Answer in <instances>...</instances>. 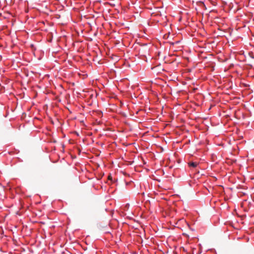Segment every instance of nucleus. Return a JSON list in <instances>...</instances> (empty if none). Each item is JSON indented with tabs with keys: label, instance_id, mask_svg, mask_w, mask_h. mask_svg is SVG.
Segmentation results:
<instances>
[{
	"label": "nucleus",
	"instance_id": "2",
	"mask_svg": "<svg viewBox=\"0 0 254 254\" xmlns=\"http://www.w3.org/2000/svg\"><path fill=\"white\" fill-rule=\"evenodd\" d=\"M108 179H109V180L111 179V176H108Z\"/></svg>",
	"mask_w": 254,
	"mask_h": 254
},
{
	"label": "nucleus",
	"instance_id": "1",
	"mask_svg": "<svg viewBox=\"0 0 254 254\" xmlns=\"http://www.w3.org/2000/svg\"><path fill=\"white\" fill-rule=\"evenodd\" d=\"M189 165L190 167H193V168H195L196 167H197V165H198V163L197 162H190L189 163Z\"/></svg>",
	"mask_w": 254,
	"mask_h": 254
}]
</instances>
